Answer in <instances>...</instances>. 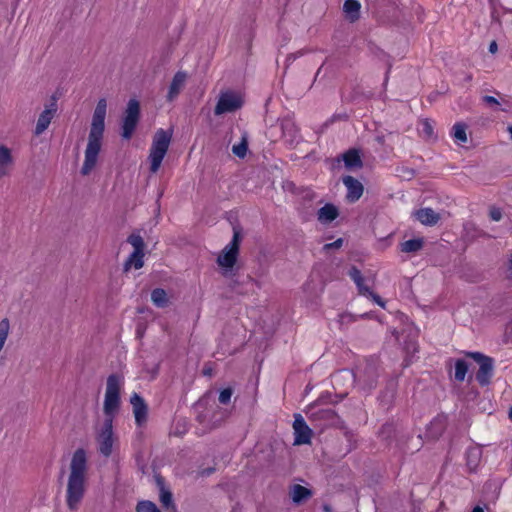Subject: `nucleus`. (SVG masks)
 Segmentation results:
<instances>
[{"instance_id":"obj_1","label":"nucleus","mask_w":512,"mask_h":512,"mask_svg":"<svg viewBox=\"0 0 512 512\" xmlns=\"http://www.w3.org/2000/svg\"><path fill=\"white\" fill-rule=\"evenodd\" d=\"M89 475L88 453L78 448L72 454L66 483V505L69 510L76 511L84 498Z\"/></svg>"},{"instance_id":"obj_2","label":"nucleus","mask_w":512,"mask_h":512,"mask_svg":"<svg viewBox=\"0 0 512 512\" xmlns=\"http://www.w3.org/2000/svg\"><path fill=\"white\" fill-rule=\"evenodd\" d=\"M95 440L101 455L109 457L118 447V437L113 431V422L104 419L96 425Z\"/></svg>"},{"instance_id":"obj_3","label":"nucleus","mask_w":512,"mask_h":512,"mask_svg":"<svg viewBox=\"0 0 512 512\" xmlns=\"http://www.w3.org/2000/svg\"><path fill=\"white\" fill-rule=\"evenodd\" d=\"M123 380L117 375H111L107 379L103 411L105 418L113 422L120 407V392Z\"/></svg>"},{"instance_id":"obj_4","label":"nucleus","mask_w":512,"mask_h":512,"mask_svg":"<svg viewBox=\"0 0 512 512\" xmlns=\"http://www.w3.org/2000/svg\"><path fill=\"white\" fill-rule=\"evenodd\" d=\"M171 138V130H160L155 134L148 158L152 173H156L159 170L162 160L167 153Z\"/></svg>"},{"instance_id":"obj_5","label":"nucleus","mask_w":512,"mask_h":512,"mask_svg":"<svg viewBox=\"0 0 512 512\" xmlns=\"http://www.w3.org/2000/svg\"><path fill=\"white\" fill-rule=\"evenodd\" d=\"M103 130H91L85 149L84 162L81 168L83 175H89L97 165L102 148Z\"/></svg>"},{"instance_id":"obj_6","label":"nucleus","mask_w":512,"mask_h":512,"mask_svg":"<svg viewBox=\"0 0 512 512\" xmlns=\"http://www.w3.org/2000/svg\"><path fill=\"white\" fill-rule=\"evenodd\" d=\"M244 104V97L240 92L225 90L219 94L217 104L214 109L215 115L234 113L241 109Z\"/></svg>"},{"instance_id":"obj_7","label":"nucleus","mask_w":512,"mask_h":512,"mask_svg":"<svg viewBox=\"0 0 512 512\" xmlns=\"http://www.w3.org/2000/svg\"><path fill=\"white\" fill-rule=\"evenodd\" d=\"M240 235L237 231L234 232L232 241L227 244L217 258L218 265L225 270V274L231 271L236 263L239 253Z\"/></svg>"},{"instance_id":"obj_8","label":"nucleus","mask_w":512,"mask_h":512,"mask_svg":"<svg viewBox=\"0 0 512 512\" xmlns=\"http://www.w3.org/2000/svg\"><path fill=\"white\" fill-rule=\"evenodd\" d=\"M468 355L479 364V370L476 374L477 381L481 385L488 384L493 374L492 359L477 352L469 353Z\"/></svg>"},{"instance_id":"obj_9","label":"nucleus","mask_w":512,"mask_h":512,"mask_svg":"<svg viewBox=\"0 0 512 512\" xmlns=\"http://www.w3.org/2000/svg\"><path fill=\"white\" fill-rule=\"evenodd\" d=\"M293 430L295 435V445L310 443L312 437V430L308 427L304 418L301 415H295Z\"/></svg>"},{"instance_id":"obj_10","label":"nucleus","mask_w":512,"mask_h":512,"mask_svg":"<svg viewBox=\"0 0 512 512\" xmlns=\"http://www.w3.org/2000/svg\"><path fill=\"white\" fill-rule=\"evenodd\" d=\"M15 164V157L11 148L0 143V178L7 177L12 173Z\"/></svg>"},{"instance_id":"obj_11","label":"nucleus","mask_w":512,"mask_h":512,"mask_svg":"<svg viewBox=\"0 0 512 512\" xmlns=\"http://www.w3.org/2000/svg\"><path fill=\"white\" fill-rule=\"evenodd\" d=\"M58 96L53 94L48 104L45 105L44 110L39 115L36 128H48L53 117L55 116L58 105Z\"/></svg>"},{"instance_id":"obj_12","label":"nucleus","mask_w":512,"mask_h":512,"mask_svg":"<svg viewBox=\"0 0 512 512\" xmlns=\"http://www.w3.org/2000/svg\"><path fill=\"white\" fill-rule=\"evenodd\" d=\"M140 115V105L136 99H130L124 112L122 128H135Z\"/></svg>"},{"instance_id":"obj_13","label":"nucleus","mask_w":512,"mask_h":512,"mask_svg":"<svg viewBox=\"0 0 512 512\" xmlns=\"http://www.w3.org/2000/svg\"><path fill=\"white\" fill-rule=\"evenodd\" d=\"M498 96L484 95L482 96V102L492 111H508L511 108L510 101L502 96L499 92H496Z\"/></svg>"},{"instance_id":"obj_14","label":"nucleus","mask_w":512,"mask_h":512,"mask_svg":"<svg viewBox=\"0 0 512 512\" xmlns=\"http://www.w3.org/2000/svg\"><path fill=\"white\" fill-rule=\"evenodd\" d=\"M343 184L347 189V199L350 202L357 201L363 194L364 187L360 181L353 178L352 176H345L343 178Z\"/></svg>"},{"instance_id":"obj_15","label":"nucleus","mask_w":512,"mask_h":512,"mask_svg":"<svg viewBox=\"0 0 512 512\" xmlns=\"http://www.w3.org/2000/svg\"><path fill=\"white\" fill-rule=\"evenodd\" d=\"M349 276L351 277V279L356 283L358 289H359V292L363 295H368L370 297L373 298V300L378 304L380 305L381 307H385V304L383 302V300L376 294L372 293L368 287H366L364 284H363V278L361 276V272L353 267L350 269L349 271Z\"/></svg>"},{"instance_id":"obj_16","label":"nucleus","mask_w":512,"mask_h":512,"mask_svg":"<svg viewBox=\"0 0 512 512\" xmlns=\"http://www.w3.org/2000/svg\"><path fill=\"white\" fill-rule=\"evenodd\" d=\"M130 401L133 407L135 421L138 425H142L147 418V406L138 394H133Z\"/></svg>"},{"instance_id":"obj_17","label":"nucleus","mask_w":512,"mask_h":512,"mask_svg":"<svg viewBox=\"0 0 512 512\" xmlns=\"http://www.w3.org/2000/svg\"><path fill=\"white\" fill-rule=\"evenodd\" d=\"M107 102L106 99L101 98L95 107L91 128H104L106 118Z\"/></svg>"},{"instance_id":"obj_18","label":"nucleus","mask_w":512,"mask_h":512,"mask_svg":"<svg viewBox=\"0 0 512 512\" xmlns=\"http://www.w3.org/2000/svg\"><path fill=\"white\" fill-rule=\"evenodd\" d=\"M413 216L423 225H434L440 219V214L431 208L418 209Z\"/></svg>"},{"instance_id":"obj_19","label":"nucleus","mask_w":512,"mask_h":512,"mask_svg":"<svg viewBox=\"0 0 512 512\" xmlns=\"http://www.w3.org/2000/svg\"><path fill=\"white\" fill-rule=\"evenodd\" d=\"M186 78V73L181 71L174 75L167 95L169 101H173L178 96L179 92L184 87Z\"/></svg>"},{"instance_id":"obj_20","label":"nucleus","mask_w":512,"mask_h":512,"mask_svg":"<svg viewBox=\"0 0 512 512\" xmlns=\"http://www.w3.org/2000/svg\"><path fill=\"white\" fill-rule=\"evenodd\" d=\"M345 167L349 170H355L362 167V160L359 151L351 149L343 154Z\"/></svg>"},{"instance_id":"obj_21","label":"nucleus","mask_w":512,"mask_h":512,"mask_svg":"<svg viewBox=\"0 0 512 512\" xmlns=\"http://www.w3.org/2000/svg\"><path fill=\"white\" fill-rule=\"evenodd\" d=\"M361 5L358 0H345L343 11L350 22L356 21L360 16Z\"/></svg>"},{"instance_id":"obj_22","label":"nucleus","mask_w":512,"mask_h":512,"mask_svg":"<svg viewBox=\"0 0 512 512\" xmlns=\"http://www.w3.org/2000/svg\"><path fill=\"white\" fill-rule=\"evenodd\" d=\"M151 301L158 308H166L170 304V297L165 290L156 288L151 293Z\"/></svg>"},{"instance_id":"obj_23","label":"nucleus","mask_w":512,"mask_h":512,"mask_svg":"<svg viewBox=\"0 0 512 512\" xmlns=\"http://www.w3.org/2000/svg\"><path fill=\"white\" fill-rule=\"evenodd\" d=\"M338 216L337 208L332 204H326L318 211V220L321 223H329Z\"/></svg>"},{"instance_id":"obj_24","label":"nucleus","mask_w":512,"mask_h":512,"mask_svg":"<svg viewBox=\"0 0 512 512\" xmlns=\"http://www.w3.org/2000/svg\"><path fill=\"white\" fill-rule=\"evenodd\" d=\"M290 496L294 503H301L311 496V492L299 484L293 485L290 489Z\"/></svg>"},{"instance_id":"obj_25","label":"nucleus","mask_w":512,"mask_h":512,"mask_svg":"<svg viewBox=\"0 0 512 512\" xmlns=\"http://www.w3.org/2000/svg\"><path fill=\"white\" fill-rule=\"evenodd\" d=\"M144 252L133 251L127 261L125 262L124 268L126 271L130 269H140L144 265Z\"/></svg>"},{"instance_id":"obj_26","label":"nucleus","mask_w":512,"mask_h":512,"mask_svg":"<svg viewBox=\"0 0 512 512\" xmlns=\"http://www.w3.org/2000/svg\"><path fill=\"white\" fill-rule=\"evenodd\" d=\"M348 121L349 118L346 112H337L325 122L324 126L325 128L332 125L346 126L348 124Z\"/></svg>"},{"instance_id":"obj_27","label":"nucleus","mask_w":512,"mask_h":512,"mask_svg":"<svg viewBox=\"0 0 512 512\" xmlns=\"http://www.w3.org/2000/svg\"><path fill=\"white\" fill-rule=\"evenodd\" d=\"M423 247L421 238L410 239L401 244V251L405 253H413L419 251Z\"/></svg>"},{"instance_id":"obj_28","label":"nucleus","mask_w":512,"mask_h":512,"mask_svg":"<svg viewBox=\"0 0 512 512\" xmlns=\"http://www.w3.org/2000/svg\"><path fill=\"white\" fill-rule=\"evenodd\" d=\"M467 371H468V363L463 359L456 360L455 374H454L455 379L458 381H463L465 379Z\"/></svg>"},{"instance_id":"obj_29","label":"nucleus","mask_w":512,"mask_h":512,"mask_svg":"<svg viewBox=\"0 0 512 512\" xmlns=\"http://www.w3.org/2000/svg\"><path fill=\"white\" fill-rule=\"evenodd\" d=\"M232 152L235 156L239 158H244L247 153V136L242 135L240 142L233 144Z\"/></svg>"},{"instance_id":"obj_30","label":"nucleus","mask_w":512,"mask_h":512,"mask_svg":"<svg viewBox=\"0 0 512 512\" xmlns=\"http://www.w3.org/2000/svg\"><path fill=\"white\" fill-rule=\"evenodd\" d=\"M127 241L133 247V251L144 252L145 243L143 238L139 234H131L128 237Z\"/></svg>"},{"instance_id":"obj_31","label":"nucleus","mask_w":512,"mask_h":512,"mask_svg":"<svg viewBox=\"0 0 512 512\" xmlns=\"http://www.w3.org/2000/svg\"><path fill=\"white\" fill-rule=\"evenodd\" d=\"M10 331V323L8 319H2L0 321V352L4 348Z\"/></svg>"},{"instance_id":"obj_32","label":"nucleus","mask_w":512,"mask_h":512,"mask_svg":"<svg viewBox=\"0 0 512 512\" xmlns=\"http://www.w3.org/2000/svg\"><path fill=\"white\" fill-rule=\"evenodd\" d=\"M480 460V450L478 448H473L468 451L467 454V465L470 469H475Z\"/></svg>"},{"instance_id":"obj_33","label":"nucleus","mask_w":512,"mask_h":512,"mask_svg":"<svg viewBox=\"0 0 512 512\" xmlns=\"http://www.w3.org/2000/svg\"><path fill=\"white\" fill-rule=\"evenodd\" d=\"M451 137L460 146H463L468 141L466 130H453Z\"/></svg>"},{"instance_id":"obj_34","label":"nucleus","mask_w":512,"mask_h":512,"mask_svg":"<svg viewBox=\"0 0 512 512\" xmlns=\"http://www.w3.org/2000/svg\"><path fill=\"white\" fill-rule=\"evenodd\" d=\"M136 510H137V512H159L156 505L150 501L139 502Z\"/></svg>"},{"instance_id":"obj_35","label":"nucleus","mask_w":512,"mask_h":512,"mask_svg":"<svg viewBox=\"0 0 512 512\" xmlns=\"http://www.w3.org/2000/svg\"><path fill=\"white\" fill-rule=\"evenodd\" d=\"M231 396H232L231 389H229V388L224 389L220 392L219 402L222 404H227L230 401Z\"/></svg>"},{"instance_id":"obj_36","label":"nucleus","mask_w":512,"mask_h":512,"mask_svg":"<svg viewBox=\"0 0 512 512\" xmlns=\"http://www.w3.org/2000/svg\"><path fill=\"white\" fill-rule=\"evenodd\" d=\"M160 500H161V503L163 504V506L169 507L171 505V502H172V495H171V493L162 490L161 495H160Z\"/></svg>"},{"instance_id":"obj_37","label":"nucleus","mask_w":512,"mask_h":512,"mask_svg":"<svg viewBox=\"0 0 512 512\" xmlns=\"http://www.w3.org/2000/svg\"><path fill=\"white\" fill-rule=\"evenodd\" d=\"M404 350L407 355H411L417 351V344L414 339H410L404 347Z\"/></svg>"},{"instance_id":"obj_38","label":"nucleus","mask_w":512,"mask_h":512,"mask_svg":"<svg viewBox=\"0 0 512 512\" xmlns=\"http://www.w3.org/2000/svg\"><path fill=\"white\" fill-rule=\"evenodd\" d=\"M490 217L494 221H499L502 218V212L498 208H491L490 210Z\"/></svg>"},{"instance_id":"obj_39","label":"nucleus","mask_w":512,"mask_h":512,"mask_svg":"<svg viewBox=\"0 0 512 512\" xmlns=\"http://www.w3.org/2000/svg\"><path fill=\"white\" fill-rule=\"evenodd\" d=\"M343 244V240L342 239H337L336 241L332 242V243H328V244H325L324 245V249L325 250H330V249H336V248H340Z\"/></svg>"},{"instance_id":"obj_40","label":"nucleus","mask_w":512,"mask_h":512,"mask_svg":"<svg viewBox=\"0 0 512 512\" xmlns=\"http://www.w3.org/2000/svg\"><path fill=\"white\" fill-rule=\"evenodd\" d=\"M292 126H294V122L291 118L286 117L281 120L280 128L285 129V128H291Z\"/></svg>"},{"instance_id":"obj_41","label":"nucleus","mask_w":512,"mask_h":512,"mask_svg":"<svg viewBox=\"0 0 512 512\" xmlns=\"http://www.w3.org/2000/svg\"><path fill=\"white\" fill-rule=\"evenodd\" d=\"M423 128L429 129L432 128L434 125V122L431 119L425 118L422 120Z\"/></svg>"},{"instance_id":"obj_42","label":"nucleus","mask_w":512,"mask_h":512,"mask_svg":"<svg viewBox=\"0 0 512 512\" xmlns=\"http://www.w3.org/2000/svg\"><path fill=\"white\" fill-rule=\"evenodd\" d=\"M432 427H437V432L432 433L431 434L432 437H435L438 433H440L442 431V424L439 421H435L434 423H432L431 428Z\"/></svg>"},{"instance_id":"obj_43","label":"nucleus","mask_w":512,"mask_h":512,"mask_svg":"<svg viewBox=\"0 0 512 512\" xmlns=\"http://www.w3.org/2000/svg\"><path fill=\"white\" fill-rule=\"evenodd\" d=\"M498 47H497V43L495 41H492L489 45V51L491 53H495L497 51Z\"/></svg>"},{"instance_id":"obj_44","label":"nucleus","mask_w":512,"mask_h":512,"mask_svg":"<svg viewBox=\"0 0 512 512\" xmlns=\"http://www.w3.org/2000/svg\"><path fill=\"white\" fill-rule=\"evenodd\" d=\"M132 131L133 130H123L122 137L124 139H130V137L132 136Z\"/></svg>"},{"instance_id":"obj_45","label":"nucleus","mask_w":512,"mask_h":512,"mask_svg":"<svg viewBox=\"0 0 512 512\" xmlns=\"http://www.w3.org/2000/svg\"><path fill=\"white\" fill-rule=\"evenodd\" d=\"M452 128L458 129V128H466V125L463 122H456Z\"/></svg>"},{"instance_id":"obj_46","label":"nucleus","mask_w":512,"mask_h":512,"mask_svg":"<svg viewBox=\"0 0 512 512\" xmlns=\"http://www.w3.org/2000/svg\"><path fill=\"white\" fill-rule=\"evenodd\" d=\"M472 512H484V511L480 507H475Z\"/></svg>"},{"instance_id":"obj_47","label":"nucleus","mask_w":512,"mask_h":512,"mask_svg":"<svg viewBox=\"0 0 512 512\" xmlns=\"http://www.w3.org/2000/svg\"><path fill=\"white\" fill-rule=\"evenodd\" d=\"M509 276L512 277V258H511V261H510Z\"/></svg>"},{"instance_id":"obj_48","label":"nucleus","mask_w":512,"mask_h":512,"mask_svg":"<svg viewBox=\"0 0 512 512\" xmlns=\"http://www.w3.org/2000/svg\"><path fill=\"white\" fill-rule=\"evenodd\" d=\"M509 138L512 140V129L511 130H506Z\"/></svg>"},{"instance_id":"obj_49","label":"nucleus","mask_w":512,"mask_h":512,"mask_svg":"<svg viewBox=\"0 0 512 512\" xmlns=\"http://www.w3.org/2000/svg\"><path fill=\"white\" fill-rule=\"evenodd\" d=\"M510 418L512 419V411L510 412Z\"/></svg>"}]
</instances>
